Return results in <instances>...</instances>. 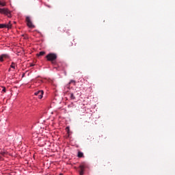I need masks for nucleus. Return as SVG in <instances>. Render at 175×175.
<instances>
[{
    "label": "nucleus",
    "instance_id": "nucleus-10",
    "mask_svg": "<svg viewBox=\"0 0 175 175\" xmlns=\"http://www.w3.org/2000/svg\"><path fill=\"white\" fill-rule=\"evenodd\" d=\"M69 87H70V85H69V83L68 84H67L65 87H64V91H65V92H68V90H69Z\"/></svg>",
    "mask_w": 175,
    "mask_h": 175
},
{
    "label": "nucleus",
    "instance_id": "nucleus-3",
    "mask_svg": "<svg viewBox=\"0 0 175 175\" xmlns=\"http://www.w3.org/2000/svg\"><path fill=\"white\" fill-rule=\"evenodd\" d=\"M25 21H26V23H27V27H29V28H35V25H33V23H32V21L31 20V17L26 16Z\"/></svg>",
    "mask_w": 175,
    "mask_h": 175
},
{
    "label": "nucleus",
    "instance_id": "nucleus-16",
    "mask_svg": "<svg viewBox=\"0 0 175 175\" xmlns=\"http://www.w3.org/2000/svg\"><path fill=\"white\" fill-rule=\"evenodd\" d=\"M2 92H6V88L3 87Z\"/></svg>",
    "mask_w": 175,
    "mask_h": 175
},
{
    "label": "nucleus",
    "instance_id": "nucleus-9",
    "mask_svg": "<svg viewBox=\"0 0 175 175\" xmlns=\"http://www.w3.org/2000/svg\"><path fill=\"white\" fill-rule=\"evenodd\" d=\"M69 95L72 100H75V99H76V96L74 94V93H70Z\"/></svg>",
    "mask_w": 175,
    "mask_h": 175
},
{
    "label": "nucleus",
    "instance_id": "nucleus-15",
    "mask_svg": "<svg viewBox=\"0 0 175 175\" xmlns=\"http://www.w3.org/2000/svg\"><path fill=\"white\" fill-rule=\"evenodd\" d=\"M10 68H12V69H16V63L12 62L10 66Z\"/></svg>",
    "mask_w": 175,
    "mask_h": 175
},
{
    "label": "nucleus",
    "instance_id": "nucleus-12",
    "mask_svg": "<svg viewBox=\"0 0 175 175\" xmlns=\"http://www.w3.org/2000/svg\"><path fill=\"white\" fill-rule=\"evenodd\" d=\"M44 54H46V52H44V51H40L39 53L37 54V55H38V57H40V56H42V55H44Z\"/></svg>",
    "mask_w": 175,
    "mask_h": 175
},
{
    "label": "nucleus",
    "instance_id": "nucleus-22",
    "mask_svg": "<svg viewBox=\"0 0 175 175\" xmlns=\"http://www.w3.org/2000/svg\"><path fill=\"white\" fill-rule=\"evenodd\" d=\"M66 129H69V128H68V127H66Z\"/></svg>",
    "mask_w": 175,
    "mask_h": 175
},
{
    "label": "nucleus",
    "instance_id": "nucleus-18",
    "mask_svg": "<svg viewBox=\"0 0 175 175\" xmlns=\"http://www.w3.org/2000/svg\"><path fill=\"white\" fill-rule=\"evenodd\" d=\"M0 154H1V155H3H3H5V152H1Z\"/></svg>",
    "mask_w": 175,
    "mask_h": 175
},
{
    "label": "nucleus",
    "instance_id": "nucleus-20",
    "mask_svg": "<svg viewBox=\"0 0 175 175\" xmlns=\"http://www.w3.org/2000/svg\"><path fill=\"white\" fill-rule=\"evenodd\" d=\"M31 66H33V64H31Z\"/></svg>",
    "mask_w": 175,
    "mask_h": 175
},
{
    "label": "nucleus",
    "instance_id": "nucleus-5",
    "mask_svg": "<svg viewBox=\"0 0 175 175\" xmlns=\"http://www.w3.org/2000/svg\"><path fill=\"white\" fill-rule=\"evenodd\" d=\"M84 170H85V166L84 165H79V173L80 175H84Z\"/></svg>",
    "mask_w": 175,
    "mask_h": 175
},
{
    "label": "nucleus",
    "instance_id": "nucleus-2",
    "mask_svg": "<svg viewBox=\"0 0 175 175\" xmlns=\"http://www.w3.org/2000/svg\"><path fill=\"white\" fill-rule=\"evenodd\" d=\"M0 14L7 16L9 18H12V11L8 10V8H0Z\"/></svg>",
    "mask_w": 175,
    "mask_h": 175
},
{
    "label": "nucleus",
    "instance_id": "nucleus-7",
    "mask_svg": "<svg viewBox=\"0 0 175 175\" xmlns=\"http://www.w3.org/2000/svg\"><path fill=\"white\" fill-rule=\"evenodd\" d=\"M72 94H74V95L75 96H81V92H80V90L75 91Z\"/></svg>",
    "mask_w": 175,
    "mask_h": 175
},
{
    "label": "nucleus",
    "instance_id": "nucleus-19",
    "mask_svg": "<svg viewBox=\"0 0 175 175\" xmlns=\"http://www.w3.org/2000/svg\"><path fill=\"white\" fill-rule=\"evenodd\" d=\"M0 161H3V158L2 157V156H0Z\"/></svg>",
    "mask_w": 175,
    "mask_h": 175
},
{
    "label": "nucleus",
    "instance_id": "nucleus-21",
    "mask_svg": "<svg viewBox=\"0 0 175 175\" xmlns=\"http://www.w3.org/2000/svg\"><path fill=\"white\" fill-rule=\"evenodd\" d=\"M8 72H10V68L8 70Z\"/></svg>",
    "mask_w": 175,
    "mask_h": 175
},
{
    "label": "nucleus",
    "instance_id": "nucleus-14",
    "mask_svg": "<svg viewBox=\"0 0 175 175\" xmlns=\"http://www.w3.org/2000/svg\"><path fill=\"white\" fill-rule=\"evenodd\" d=\"M0 6H6V2L0 1Z\"/></svg>",
    "mask_w": 175,
    "mask_h": 175
},
{
    "label": "nucleus",
    "instance_id": "nucleus-4",
    "mask_svg": "<svg viewBox=\"0 0 175 175\" xmlns=\"http://www.w3.org/2000/svg\"><path fill=\"white\" fill-rule=\"evenodd\" d=\"M43 94H44L43 90H39L38 92H36L34 93V95H36V96H38L39 99H42V98H43Z\"/></svg>",
    "mask_w": 175,
    "mask_h": 175
},
{
    "label": "nucleus",
    "instance_id": "nucleus-11",
    "mask_svg": "<svg viewBox=\"0 0 175 175\" xmlns=\"http://www.w3.org/2000/svg\"><path fill=\"white\" fill-rule=\"evenodd\" d=\"M83 157H84V153H83L81 152H78V157L79 158H83Z\"/></svg>",
    "mask_w": 175,
    "mask_h": 175
},
{
    "label": "nucleus",
    "instance_id": "nucleus-13",
    "mask_svg": "<svg viewBox=\"0 0 175 175\" xmlns=\"http://www.w3.org/2000/svg\"><path fill=\"white\" fill-rule=\"evenodd\" d=\"M69 85H70V84H73L74 85H76V81L75 80H71L69 83H68Z\"/></svg>",
    "mask_w": 175,
    "mask_h": 175
},
{
    "label": "nucleus",
    "instance_id": "nucleus-17",
    "mask_svg": "<svg viewBox=\"0 0 175 175\" xmlns=\"http://www.w3.org/2000/svg\"><path fill=\"white\" fill-rule=\"evenodd\" d=\"M11 23V22L10 21L9 23H8V25H11V26H10V28H12V23Z\"/></svg>",
    "mask_w": 175,
    "mask_h": 175
},
{
    "label": "nucleus",
    "instance_id": "nucleus-1",
    "mask_svg": "<svg viewBox=\"0 0 175 175\" xmlns=\"http://www.w3.org/2000/svg\"><path fill=\"white\" fill-rule=\"evenodd\" d=\"M46 58L47 61H49L53 65H55V59H57V54L51 53L46 55Z\"/></svg>",
    "mask_w": 175,
    "mask_h": 175
},
{
    "label": "nucleus",
    "instance_id": "nucleus-8",
    "mask_svg": "<svg viewBox=\"0 0 175 175\" xmlns=\"http://www.w3.org/2000/svg\"><path fill=\"white\" fill-rule=\"evenodd\" d=\"M11 25H6V24H0V29L1 28H10Z\"/></svg>",
    "mask_w": 175,
    "mask_h": 175
},
{
    "label": "nucleus",
    "instance_id": "nucleus-6",
    "mask_svg": "<svg viewBox=\"0 0 175 175\" xmlns=\"http://www.w3.org/2000/svg\"><path fill=\"white\" fill-rule=\"evenodd\" d=\"M8 58H9V55L3 54L0 56V62H3V59H8Z\"/></svg>",
    "mask_w": 175,
    "mask_h": 175
}]
</instances>
